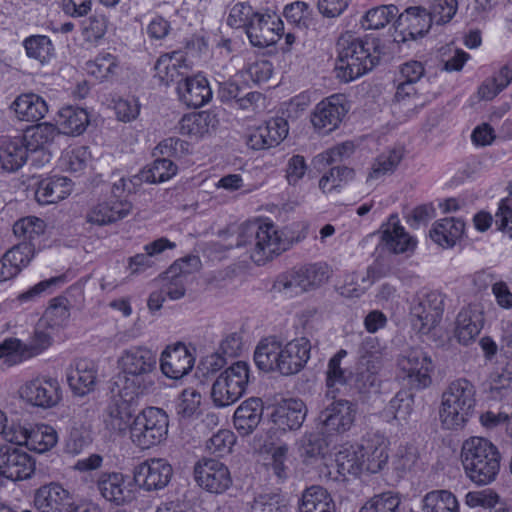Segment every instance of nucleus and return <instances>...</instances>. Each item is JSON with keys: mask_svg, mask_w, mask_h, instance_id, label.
<instances>
[{"mask_svg": "<svg viewBox=\"0 0 512 512\" xmlns=\"http://www.w3.org/2000/svg\"><path fill=\"white\" fill-rule=\"evenodd\" d=\"M118 375L113 388L128 401L148 393L157 377L156 354L145 346H131L117 357Z\"/></svg>", "mask_w": 512, "mask_h": 512, "instance_id": "obj_1", "label": "nucleus"}, {"mask_svg": "<svg viewBox=\"0 0 512 512\" xmlns=\"http://www.w3.org/2000/svg\"><path fill=\"white\" fill-rule=\"evenodd\" d=\"M309 339L300 337L286 344L274 338H265L259 342L254 352L256 366L264 371H277L282 375H293L301 371L310 359Z\"/></svg>", "mask_w": 512, "mask_h": 512, "instance_id": "obj_2", "label": "nucleus"}, {"mask_svg": "<svg viewBox=\"0 0 512 512\" xmlns=\"http://www.w3.org/2000/svg\"><path fill=\"white\" fill-rule=\"evenodd\" d=\"M290 242L272 221L263 220L241 226L236 247L246 248L250 259L263 265L286 251Z\"/></svg>", "mask_w": 512, "mask_h": 512, "instance_id": "obj_3", "label": "nucleus"}, {"mask_svg": "<svg viewBox=\"0 0 512 512\" xmlns=\"http://www.w3.org/2000/svg\"><path fill=\"white\" fill-rule=\"evenodd\" d=\"M498 448L483 437H470L461 447V463L466 476L476 485L492 483L500 470Z\"/></svg>", "mask_w": 512, "mask_h": 512, "instance_id": "obj_4", "label": "nucleus"}, {"mask_svg": "<svg viewBox=\"0 0 512 512\" xmlns=\"http://www.w3.org/2000/svg\"><path fill=\"white\" fill-rule=\"evenodd\" d=\"M382 55L380 40L376 37L356 38L340 43L336 63L337 77L346 83L371 71Z\"/></svg>", "mask_w": 512, "mask_h": 512, "instance_id": "obj_5", "label": "nucleus"}, {"mask_svg": "<svg viewBox=\"0 0 512 512\" xmlns=\"http://www.w3.org/2000/svg\"><path fill=\"white\" fill-rule=\"evenodd\" d=\"M475 388L466 379H457L449 384L442 394L440 420L444 428H463L475 407Z\"/></svg>", "mask_w": 512, "mask_h": 512, "instance_id": "obj_6", "label": "nucleus"}, {"mask_svg": "<svg viewBox=\"0 0 512 512\" xmlns=\"http://www.w3.org/2000/svg\"><path fill=\"white\" fill-rule=\"evenodd\" d=\"M168 429L167 413L158 407H146L133 418L130 440L141 450L150 449L166 440Z\"/></svg>", "mask_w": 512, "mask_h": 512, "instance_id": "obj_7", "label": "nucleus"}, {"mask_svg": "<svg viewBox=\"0 0 512 512\" xmlns=\"http://www.w3.org/2000/svg\"><path fill=\"white\" fill-rule=\"evenodd\" d=\"M250 376L248 363L238 361L222 371L214 381L211 399L219 408L238 401L245 393Z\"/></svg>", "mask_w": 512, "mask_h": 512, "instance_id": "obj_8", "label": "nucleus"}, {"mask_svg": "<svg viewBox=\"0 0 512 512\" xmlns=\"http://www.w3.org/2000/svg\"><path fill=\"white\" fill-rule=\"evenodd\" d=\"M7 441L43 454L57 445L58 433L54 427L44 423L28 426L12 423V432L8 433Z\"/></svg>", "mask_w": 512, "mask_h": 512, "instance_id": "obj_9", "label": "nucleus"}, {"mask_svg": "<svg viewBox=\"0 0 512 512\" xmlns=\"http://www.w3.org/2000/svg\"><path fill=\"white\" fill-rule=\"evenodd\" d=\"M18 394L26 404L43 409L53 408L62 400L59 381L45 375L25 381L20 386Z\"/></svg>", "mask_w": 512, "mask_h": 512, "instance_id": "obj_10", "label": "nucleus"}, {"mask_svg": "<svg viewBox=\"0 0 512 512\" xmlns=\"http://www.w3.org/2000/svg\"><path fill=\"white\" fill-rule=\"evenodd\" d=\"M326 400L328 403L325 404L318 417L321 430L330 435L349 431L356 419V404L346 399L330 397Z\"/></svg>", "mask_w": 512, "mask_h": 512, "instance_id": "obj_11", "label": "nucleus"}, {"mask_svg": "<svg viewBox=\"0 0 512 512\" xmlns=\"http://www.w3.org/2000/svg\"><path fill=\"white\" fill-rule=\"evenodd\" d=\"M197 485L211 494H222L232 485V477L228 467L216 459L202 458L193 469Z\"/></svg>", "mask_w": 512, "mask_h": 512, "instance_id": "obj_12", "label": "nucleus"}, {"mask_svg": "<svg viewBox=\"0 0 512 512\" xmlns=\"http://www.w3.org/2000/svg\"><path fill=\"white\" fill-rule=\"evenodd\" d=\"M307 416V407L301 399L289 398L277 404L270 415L269 433L279 438L288 431L298 430Z\"/></svg>", "mask_w": 512, "mask_h": 512, "instance_id": "obj_13", "label": "nucleus"}, {"mask_svg": "<svg viewBox=\"0 0 512 512\" xmlns=\"http://www.w3.org/2000/svg\"><path fill=\"white\" fill-rule=\"evenodd\" d=\"M36 471V460L28 452L8 445H0V476L12 482L31 479Z\"/></svg>", "mask_w": 512, "mask_h": 512, "instance_id": "obj_14", "label": "nucleus"}, {"mask_svg": "<svg viewBox=\"0 0 512 512\" xmlns=\"http://www.w3.org/2000/svg\"><path fill=\"white\" fill-rule=\"evenodd\" d=\"M56 136V127L48 122L26 131L22 141L27 150V156L30 155L34 166L43 167L51 161L53 155L51 146Z\"/></svg>", "mask_w": 512, "mask_h": 512, "instance_id": "obj_15", "label": "nucleus"}, {"mask_svg": "<svg viewBox=\"0 0 512 512\" xmlns=\"http://www.w3.org/2000/svg\"><path fill=\"white\" fill-rule=\"evenodd\" d=\"M173 476V468L163 458H150L136 465L133 469L135 484L144 491H159L165 488Z\"/></svg>", "mask_w": 512, "mask_h": 512, "instance_id": "obj_16", "label": "nucleus"}, {"mask_svg": "<svg viewBox=\"0 0 512 512\" xmlns=\"http://www.w3.org/2000/svg\"><path fill=\"white\" fill-rule=\"evenodd\" d=\"M34 505L39 512H76L77 510L73 494L57 482L39 487L34 495Z\"/></svg>", "mask_w": 512, "mask_h": 512, "instance_id": "obj_17", "label": "nucleus"}, {"mask_svg": "<svg viewBox=\"0 0 512 512\" xmlns=\"http://www.w3.org/2000/svg\"><path fill=\"white\" fill-rule=\"evenodd\" d=\"M347 111L342 96L331 95L316 104L311 124L318 133L328 134L340 126Z\"/></svg>", "mask_w": 512, "mask_h": 512, "instance_id": "obj_18", "label": "nucleus"}, {"mask_svg": "<svg viewBox=\"0 0 512 512\" xmlns=\"http://www.w3.org/2000/svg\"><path fill=\"white\" fill-rule=\"evenodd\" d=\"M96 487L106 501L117 506L126 505L134 499L133 483L121 472H102L96 480Z\"/></svg>", "mask_w": 512, "mask_h": 512, "instance_id": "obj_19", "label": "nucleus"}, {"mask_svg": "<svg viewBox=\"0 0 512 512\" xmlns=\"http://www.w3.org/2000/svg\"><path fill=\"white\" fill-rule=\"evenodd\" d=\"M289 126L284 118H271L264 124L251 128L247 134V145L253 150L278 146L288 135Z\"/></svg>", "mask_w": 512, "mask_h": 512, "instance_id": "obj_20", "label": "nucleus"}, {"mask_svg": "<svg viewBox=\"0 0 512 512\" xmlns=\"http://www.w3.org/2000/svg\"><path fill=\"white\" fill-rule=\"evenodd\" d=\"M195 358L183 343L168 345L161 353L160 368L170 379H180L194 367Z\"/></svg>", "mask_w": 512, "mask_h": 512, "instance_id": "obj_21", "label": "nucleus"}, {"mask_svg": "<svg viewBox=\"0 0 512 512\" xmlns=\"http://www.w3.org/2000/svg\"><path fill=\"white\" fill-rule=\"evenodd\" d=\"M283 30V22L275 14H259L252 18L246 34L255 47H268L277 43Z\"/></svg>", "mask_w": 512, "mask_h": 512, "instance_id": "obj_22", "label": "nucleus"}, {"mask_svg": "<svg viewBox=\"0 0 512 512\" xmlns=\"http://www.w3.org/2000/svg\"><path fill=\"white\" fill-rule=\"evenodd\" d=\"M132 211V204L124 198L110 196L92 206L87 213L89 223L98 226L109 225L122 220Z\"/></svg>", "mask_w": 512, "mask_h": 512, "instance_id": "obj_23", "label": "nucleus"}, {"mask_svg": "<svg viewBox=\"0 0 512 512\" xmlns=\"http://www.w3.org/2000/svg\"><path fill=\"white\" fill-rule=\"evenodd\" d=\"M66 379L74 395L85 396L92 392L96 386L97 367L89 359H77L67 368Z\"/></svg>", "mask_w": 512, "mask_h": 512, "instance_id": "obj_24", "label": "nucleus"}, {"mask_svg": "<svg viewBox=\"0 0 512 512\" xmlns=\"http://www.w3.org/2000/svg\"><path fill=\"white\" fill-rule=\"evenodd\" d=\"M429 4V11L423 6H418V26L423 25L418 29V37L426 35L432 23L438 25L448 23L456 14L458 8L457 0H421Z\"/></svg>", "mask_w": 512, "mask_h": 512, "instance_id": "obj_25", "label": "nucleus"}, {"mask_svg": "<svg viewBox=\"0 0 512 512\" xmlns=\"http://www.w3.org/2000/svg\"><path fill=\"white\" fill-rule=\"evenodd\" d=\"M113 400L108 406L104 415V425L111 433L125 435L130 433V427L133 421V410L131 403L123 396L117 394V389L112 388Z\"/></svg>", "mask_w": 512, "mask_h": 512, "instance_id": "obj_26", "label": "nucleus"}, {"mask_svg": "<svg viewBox=\"0 0 512 512\" xmlns=\"http://www.w3.org/2000/svg\"><path fill=\"white\" fill-rule=\"evenodd\" d=\"M177 93L184 104L194 108L208 103L213 94L208 80L201 74L186 77L179 81Z\"/></svg>", "mask_w": 512, "mask_h": 512, "instance_id": "obj_27", "label": "nucleus"}, {"mask_svg": "<svg viewBox=\"0 0 512 512\" xmlns=\"http://www.w3.org/2000/svg\"><path fill=\"white\" fill-rule=\"evenodd\" d=\"M358 445L361 454H364L365 471L377 473L384 468L388 461V439L380 434H373L363 438Z\"/></svg>", "mask_w": 512, "mask_h": 512, "instance_id": "obj_28", "label": "nucleus"}, {"mask_svg": "<svg viewBox=\"0 0 512 512\" xmlns=\"http://www.w3.org/2000/svg\"><path fill=\"white\" fill-rule=\"evenodd\" d=\"M73 182L65 176H53L38 182L35 191L36 201L41 205L58 203L73 191Z\"/></svg>", "mask_w": 512, "mask_h": 512, "instance_id": "obj_29", "label": "nucleus"}, {"mask_svg": "<svg viewBox=\"0 0 512 512\" xmlns=\"http://www.w3.org/2000/svg\"><path fill=\"white\" fill-rule=\"evenodd\" d=\"M189 262L197 263L198 260L196 257H190L176 261L158 280L159 287H162L165 295L170 300H178L185 295V280L188 273L186 266Z\"/></svg>", "mask_w": 512, "mask_h": 512, "instance_id": "obj_30", "label": "nucleus"}, {"mask_svg": "<svg viewBox=\"0 0 512 512\" xmlns=\"http://www.w3.org/2000/svg\"><path fill=\"white\" fill-rule=\"evenodd\" d=\"M464 231L465 223L462 219L443 218L433 224L429 231V237L443 249H451L463 237Z\"/></svg>", "mask_w": 512, "mask_h": 512, "instance_id": "obj_31", "label": "nucleus"}, {"mask_svg": "<svg viewBox=\"0 0 512 512\" xmlns=\"http://www.w3.org/2000/svg\"><path fill=\"white\" fill-rule=\"evenodd\" d=\"M483 313L476 307L463 308L456 319L455 337L458 342L468 345L475 341L483 328Z\"/></svg>", "mask_w": 512, "mask_h": 512, "instance_id": "obj_32", "label": "nucleus"}, {"mask_svg": "<svg viewBox=\"0 0 512 512\" xmlns=\"http://www.w3.org/2000/svg\"><path fill=\"white\" fill-rule=\"evenodd\" d=\"M15 116L21 121H39L48 112L47 102L33 92L22 93L11 104Z\"/></svg>", "mask_w": 512, "mask_h": 512, "instance_id": "obj_33", "label": "nucleus"}, {"mask_svg": "<svg viewBox=\"0 0 512 512\" xmlns=\"http://www.w3.org/2000/svg\"><path fill=\"white\" fill-rule=\"evenodd\" d=\"M216 116L208 111L184 115L179 122V132L192 140H199L215 129Z\"/></svg>", "mask_w": 512, "mask_h": 512, "instance_id": "obj_34", "label": "nucleus"}, {"mask_svg": "<svg viewBox=\"0 0 512 512\" xmlns=\"http://www.w3.org/2000/svg\"><path fill=\"white\" fill-rule=\"evenodd\" d=\"M335 462L340 477H357L365 472L364 454H361L358 443L342 445L336 453Z\"/></svg>", "mask_w": 512, "mask_h": 512, "instance_id": "obj_35", "label": "nucleus"}, {"mask_svg": "<svg viewBox=\"0 0 512 512\" xmlns=\"http://www.w3.org/2000/svg\"><path fill=\"white\" fill-rule=\"evenodd\" d=\"M263 412V404L259 398H249L243 401L235 410L233 423L235 429L241 435H248L260 423Z\"/></svg>", "mask_w": 512, "mask_h": 512, "instance_id": "obj_36", "label": "nucleus"}, {"mask_svg": "<svg viewBox=\"0 0 512 512\" xmlns=\"http://www.w3.org/2000/svg\"><path fill=\"white\" fill-rule=\"evenodd\" d=\"M54 125L58 134L76 136L82 134L88 124L89 116L85 109L67 106L59 110Z\"/></svg>", "mask_w": 512, "mask_h": 512, "instance_id": "obj_37", "label": "nucleus"}, {"mask_svg": "<svg viewBox=\"0 0 512 512\" xmlns=\"http://www.w3.org/2000/svg\"><path fill=\"white\" fill-rule=\"evenodd\" d=\"M155 77L168 86L177 81L187 71V64L181 52L161 55L155 63Z\"/></svg>", "mask_w": 512, "mask_h": 512, "instance_id": "obj_38", "label": "nucleus"}, {"mask_svg": "<svg viewBox=\"0 0 512 512\" xmlns=\"http://www.w3.org/2000/svg\"><path fill=\"white\" fill-rule=\"evenodd\" d=\"M27 150L21 138H0V169L14 172L27 161Z\"/></svg>", "mask_w": 512, "mask_h": 512, "instance_id": "obj_39", "label": "nucleus"}, {"mask_svg": "<svg viewBox=\"0 0 512 512\" xmlns=\"http://www.w3.org/2000/svg\"><path fill=\"white\" fill-rule=\"evenodd\" d=\"M443 314V298L436 291L428 292L418 303V320L421 321L420 331L429 332L440 321Z\"/></svg>", "mask_w": 512, "mask_h": 512, "instance_id": "obj_40", "label": "nucleus"}, {"mask_svg": "<svg viewBox=\"0 0 512 512\" xmlns=\"http://www.w3.org/2000/svg\"><path fill=\"white\" fill-rule=\"evenodd\" d=\"M381 245L385 250L394 254L404 253L411 245V237L405 228L399 224L397 218L391 217L382 226Z\"/></svg>", "mask_w": 512, "mask_h": 512, "instance_id": "obj_41", "label": "nucleus"}, {"mask_svg": "<svg viewBox=\"0 0 512 512\" xmlns=\"http://www.w3.org/2000/svg\"><path fill=\"white\" fill-rule=\"evenodd\" d=\"M298 509L299 512H335V503L324 487L312 485L303 491Z\"/></svg>", "mask_w": 512, "mask_h": 512, "instance_id": "obj_42", "label": "nucleus"}, {"mask_svg": "<svg viewBox=\"0 0 512 512\" xmlns=\"http://www.w3.org/2000/svg\"><path fill=\"white\" fill-rule=\"evenodd\" d=\"M177 166L169 159H156L152 164L143 168L131 181L136 185L146 183H162L170 180L177 174Z\"/></svg>", "mask_w": 512, "mask_h": 512, "instance_id": "obj_43", "label": "nucleus"}, {"mask_svg": "<svg viewBox=\"0 0 512 512\" xmlns=\"http://www.w3.org/2000/svg\"><path fill=\"white\" fill-rule=\"evenodd\" d=\"M202 394L193 387L185 388L175 398L174 409L180 421L198 418L202 412Z\"/></svg>", "mask_w": 512, "mask_h": 512, "instance_id": "obj_44", "label": "nucleus"}, {"mask_svg": "<svg viewBox=\"0 0 512 512\" xmlns=\"http://www.w3.org/2000/svg\"><path fill=\"white\" fill-rule=\"evenodd\" d=\"M323 431L305 432L298 441V453L306 463H313L324 458L328 451V443Z\"/></svg>", "mask_w": 512, "mask_h": 512, "instance_id": "obj_45", "label": "nucleus"}, {"mask_svg": "<svg viewBox=\"0 0 512 512\" xmlns=\"http://www.w3.org/2000/svg\"><path fill=\"white\" fill-rule=\"evenodd\" d=\"M347 356V351L339 350L328 362L326 371V399L335 398V392L340 386L347 384L352 373L341 366L342 360Z\"/></svg>", "mask_w": 512, "mask_h": 512, "instance_id": "obj_46", "label": "nucleus"}, {"mask_svg": "<svg viewBox=\"0 0 512 512\" xmlns=\"http://www.w3.org/2000/svg\"><path fill=\"white\" fill-rule=\"evenodd\" d=\"M397 82L395 101L403 106L412 103L416 95L415 61L407 62L401 66L397 76Z\"/></svg>", "mask_w": 512, "mask_h": 512, "instance_id": "obj_47", "label": "nucleus"}, {"mask_svg": "<svg viewBox=\"0 0 512 512\" xmlns=\"http://www.w3.org/2000/svg\"><path fill=\"white\" fill-rule=\"evenodd\" d=\"M121 70L117 56L103 52L94 59L86 62V71L99 81H106L114 78Z\"/></svg>", "mask_w": 512, "mask_h": 512, "instance_id": "obj_48", "label": "nucleus"}, {"mask_svg": "<svg viewBox=\"0 0 512 512\" xmlns=\"http://www.w3.org/2000/svg\"><path fill=\"white\" fill-rule=\"evenodd\" d=\"M92 162V155L86 146H69L59 158V167L67 172L82 173Z\"/></svg>", "mask_w": 512, "mask_h": 512, "instance_id": "obj_49", "label": "nucleus"}, {"mask_svg": "<svg viewBox=\"0 0 512 512\" xmlns=\"http://www.w3.org/2000/svg\"><path fill=\"white\" fill-rule=\"evenodd\" d=\"M401 160V153L391 150L380 154L374 159L366 177L367 184H374L385 176L391 175Z\"/></svg>", "mask_w": 512, "mask_h": 512, "instance_id": "obj_50", "label": "nucleus"}, {"mask_svg": "<svg viewBox=\"0 0 512 512\" xmlns=\"http://www.w3.org/2000/svg\"><path fill=\"white\" fill-rule=\"evenodd\" d=\"M23 46L26 55L29 58L46 64L51 61L55 55V49L51 39L45 35H32L23 40Z\"/></svg>", "mask_w": 512, "mask_h": 512, "instance_id": "obj_51", "label": "nucleus"}, {"mask_svg": "<svg viewBox=\"0 0 512 512\" xmlns=\"http://www.w3.org/2000/svg\"><path fill=\"white\" fill-rule=\"evenodd\" d=\"M423 512H459L456 497L449 491L438 490L426 494L422 501Z\"/></svg>", "mask_w": 512, "mask_h": 512, "instance_id": "obj_52", "label": "nucleus"}, {"mask_svg": "<svg viewBox=\"0 0 512 512\" xmlns=\"http://www.w3.org/2000/svg\"><path fill=\"white\" fill-rule=\"evenodd\" d=\"M47 225L45 221L36 216H26L17 220L13 225V232L16 237L24 242H32L44 235Z\"/></svg>", "mask_w": 512, "mask_h": 512, "instance_id": "obj_53", "label": "nucleus"}, {"mask_svg": "<svg viewBox=\"0 0 512 512\" xmlns=\"http://www.w3.org/2000/svg\"><path fill=\"white\" fill-rule=\"evenodd\" d=\"M381 276L379 266L372 264L367 267L365 273L356 274L355 282L354 279H352L351 283H347L343 287L341 293L347 297H359Z\"/></svg>", "mask_w": 512, "mask_h": 512, "instance_id": "obj_54", "label": "nucleus"}, {"mask_svg": "<svg viewBox=\"0 0 512 512\" xmlns=\"http://www.w3.org/2000/svg\"><path fill=\"white\" fill-rule=\"evenodd\" d=\"M28 360L24 342L15 337H7L0 342V363L8 367Z\"/></svg>", "mask_w": 512, "mask_h": 512, "instance_id": "obj_55", "label": "nucleus"}, {"mask_svg": "<svg viewBox=\"0 0 512 512\" xmlns=\"http://www.w3.org/2000/svg\"><path fill=\"white\" fill-rule=\"evenodd\" d=\"M354 170L348 167H333L319 180V188L323 193L338 191L343 185L354 178Z\"/></svg>", "mask_w": 512, "mask_h": 512, "instance_id": "obj_56", "label": "nucleus"}, {"mask_svg": "<svg viewBox=\"0 0 512 512\" xmlns=\"http://www.w3.org/2000/svg\"><path fill=\"white\" fill-rule=\"evenodd\" d=\"M90 442V427L80 421L73 420L66 440V451L70 454L78 455L90 444Z\"/></svg>", "mask_w": 512, "mask_h": 512, "instance_id": "obj_57", "label": "nucleus"}, {"mask_svg": "<svg viewBox=\"0 0 512 512\" xmlns=\"http://www.w3.org/2000/svg\"><path fill=\"white\" fill-rule=\"evenodd\" d=\"M416 7L410 6L401 13L395 22L394 41L408 43L415 40Z\"/></svg>", "mask_w": 512, "mask_h": 512, "instance_id": "obj_58", "label": "nucleus"}, {"mask_svg": "<svg viewBox=\"0 0 512 512\" xmlns=\"http://www.w3.org/2000/svg\"><path fill=\"white\" fill-rule=\"evenodd\" d=\"M398 14L397 6L381 5L368 10L363 17L362 26L365 29H382Z\"/></svg>", "mask_w": 512, "mask_h": 512, "instance_id": "obj_59", "label": "nucleus"}, {"mask_svg": "<svg viewBox=\"0 0 512 512\" xmlns=\"http://www.w3.org/2000/svg\"><path fill=\"white\" fill-rule=\"evenodd\" d=\"M298 276L297 270L279 275L273 283L272 292L284 298H293L304 293V288Z\"/></svg>", "mask_w": 512, "mask_h": 512, "instance_id": "obj_60", "label": "nucleus"}, {"mask_svg": "<svg viewBox=\"0 0 512 512\" xmlns=\"http://www.w3.org/2000/svg\"><path fill=\"white\" fill-rule=\"evenodd\" d=\"M70 317L68 301L65 298H55L47 308L42 324L51 329L64 326Z\"/></svg>", "mask_w": 512, "mask_h": 512, "instance_id": "obj_61", "label": "nucleus"}, {"mask_svg": "<svg viewBox=\"0 0 512 512\" xmlns=\"http://www.w3.org/2000/svg\"><path fill=\"white\" fill-rule=\"evenodd\" d=\"M236 437L231 430L220 429L214 433L205 443V448L210 454L223 457L232 451Z\"/></svg>", "mask_w": 512, "mask_h": 512, "instance_id": "obj_62", "label": "nucleus"}, {"mask_svg": "<svg viewBox=\"0 0 512 512\" xmlns=\"http://www.w3.org/2000/svg\"><path fill=\"white\" fill-rule=\"evenodd\" d=\"M34 256V244L27 242L12 247L4 255L5 261L10 262L18 273L31 262Z\"/></svg>", "mask_w": 512, "mask_h": 512, "instance_id": "obj_63", "label": "nucleus"}, {"mask_svg": "<svg viewBox=\"0 0 512 512\" xmlns=\"http://www.w3.org/2000/svg\"><path fill=\"white\" fill-rule=\"evenodd\" d=\"M399 504L398 495L386 492L372 497L359 512H395Z\"/></svg>", "mask_w": 512, "mask_h": 512, "instance_id": "obj_64", "label": "nucleus"}]
</instances>
